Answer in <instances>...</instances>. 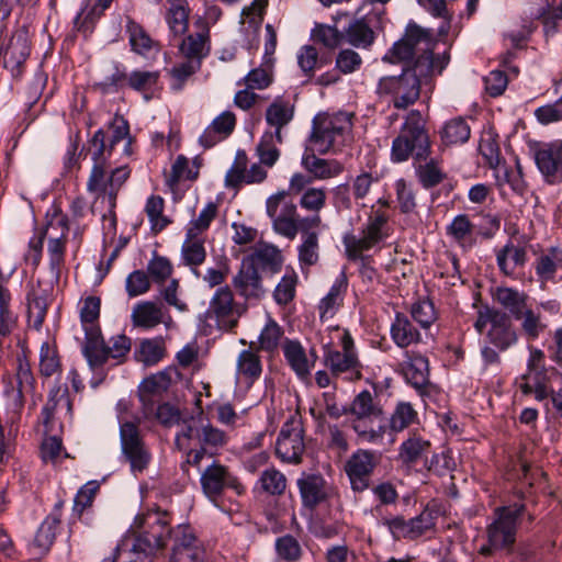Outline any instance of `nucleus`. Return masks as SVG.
Masks as SVG:
<instances>
[{"label": "nucleus", "mask_w": 562, "mask_h": 562, "mask_svg": "<svg viewBox=\"0 0 562 562\" xmlns=\"http://www.w3.org/2000/svg\"><path fill=\"white\" fill-rule=\"evenodd\" d=\"M134 525L139 533L125 538L116 547V558L120 562H151L173 532L169 514L160 509L148 510L136 516Z\"/></svg>", "instance_id": "f257e3e1"}, {"label": "nucleus", "mask_w": 562, "mask_h": 562, "mask_svg": "<svg viewBox=\"0 0 562 562\" xmlns=\"http://www.w3.org/2000/svg\"><path fill=\"white\" fill-rule=\"evenodd\" d=\"M149 276L144 270H134L125 280V290L130 297H136L150 290Z\"/></svg>", "instance_id": "e2e57ef3"}, {"label": "nucleus", "mask_w": 562, "mask_h": 562, "mask_svg": "<svg viewBox=\"0 0 562 562\" xmlns=\"http://www.w3.org/2000/svg\"><path fill=\"white\" fill-rule=\"evenodd\" d=\"M245 307L236 303L232 290L225 285L217 289L210 301L209 317L216 319L217 326L224 330H232L238 324Z\"/></svg>", "instance_id": "1a4fd4ad"}, {"label": "nucleus", "mask_w": 562, "mask_h": 562, "mask_svg": "<svg viewBox=\"0 0 562 562\" xmlns=\"http://www.w3.org/2000/svg\"><path fill=\"white\" fill-rule=\"evenodd\" d=\"M266 212L277 234L291 240L295 238L297 206L290 199L289 191L281 190L270 195L266 201Z\"/></svg>", "instance_id": "0eeeda50"}, {"label": "nucleus", "mask_w": 562, "mask_h": 562, "mask_svg": "<svg viewBox=\"0 0 562 562\" xmlns=\"http://www.w3.org/2000/svg\"><path fill=\"white\" fill-rule=\"evenodd\" d=\"M326 205L324 188H307L300 198V206L312 213H319Z\"/></svg>", "instance_id": "0e129e2a"}, {"label": "nucleus", "mask_w": 562, "mask_h": 562, "mask_svg": "<svg viewBox=\"0 0 562 562\" xmlns=\"http://www.w3.org/2000/svg\"><path fill=\"white\" fill-rule=\"evenodd\" d=\"M318 234H308L302 237V244L299 246V260L305 266H313L318 260Z\"/></svg>", "instance_id": "338daca9"}, {"label": "nucleus", "mask_w": 562, "mask_h": 562, "mask_svg": "<svg viewBox=\"0 0 562 562\" xmlns=\"http://www.w3.org/2000/svg\"><path fill=\"white\" fill-rule=\"evenodd\" d=\"M376 419L355 417L352 420V429L358 436V440L362 443H381L386 430V426L378 423Z\"/></svg>", "instance_id": "4c0bfd02"}, {"label": "nucleus", "mask_w": 562, "mask_h": 562, "mask_svg": "<svg viewBox=\"0 0 562 562\" xmlns=\"http://www.w3.org/2000/svg\"><path fill=\"white\" fill-rule=\"evenodd\" d=\"M391 335L394 342L405 348L420 340L419 331L414 327L407 316L397 313L391 326Z\"/></svg>", "instance_id": "f704fd0d"}, {"label": "nucleus", "mask_w": 562, "mask_h": 562, "mask_svg": "<svg viewBox=\"0 0 562 562\" xmlns=\"http://www.w3.org/2000/svg\"><path fill=\"white\" fill-rule=\"evenodd\" d=\"M416 172L420 183L426 189L439 184L445 177L432 159L424 165L419 164L416 167Z\"/></svg>", "instance_id": "774afa93"}, {"label": "nucleus", "mask_w": 562, "mask_h": 562, "mask_svg": "<svg viewBox=\"0 0 562 562\" xmlns=\"http://www.w3.org/2000/svg\"><path fill=\"white\" fill-rule=\"evenodd\" d=\"M252 342L249 349L243 350L237 358V374L251 383L259 379L262 372V364L258 351L252 348Z\"/></svg>", "instance_id": "c9c22d12"}, {"label": "nucleus", "mask_w": 562, "mask_h": 562, "mask_svg": "<svg viewBox=\"0 0 562 562\" xmlns=\"http://www.w3.org/2000/svg\"><path fill=\"white\" fill-rule=\"evenodd\" d=\"M294 116V105L289 101L277 98L266 110V122L276 128L277 143H282L281 130L286 126Z\"/></svg>", "instance_id": "a878e982"}, {"label": "nucleus", "mask_w": 562, "mask_h": 562, "mask_svg": "<svg viewBox=\"0 0 562 562\" xmlns=\"http://www.w3.org/2000/svg\"><path fill=\"white\" fill-rule=\"evenodd\" d=\"M210 30L206 24L201 23L198 31L182 40L179 52L182 58L198 60L202 64L210 53Z\"/></svg>", "instance_id": "6ab92c4d"}, {"label": "nucleus", "mask_w": 562, "mask_h": 562, "mask_svg": "<svg viewBox=\"0 0 562 562\" xmlns=\"http://www.w3.org/2000/svg\"><path fill=\"white\" fill-rule=\"evenodd\" d=\"M303 505L314 508L329 496L326 481L322 475L310 474L297 480Z\"/></svg>", "instance_id": "412c9836"}, {"label": "nucleus", "mask_w": 562, "mask_h": 562, "mask_svg": "<svg viewBox=\"0 0 562 562\" xmlns=\"http://www.w3.org/2000/svg\"><path fill=\"white\" fill-rule=\"evenodd\" d=\"M349 413L353 417L380 419L383 411L382 407L374 402L371 392L364 390L356 395L349 405Z\"/></svg>", "instance_id": "e433bc0d"}, {"label": "nucleus", "mask_w": 562, "mask_h": 562, "mask_svg": "<svg viewBox=\"0 0 562 562\" xmlns=\"http://www.w3.org/2000/svg\"><path fill=\"white\" fill-rule=\"evenodd\" d=\"M429 154L428 135L422 124L418 112L412 111L401 131V134L392 144V160L402 162L411 155L417 161L426 160Z\"/></svg>", "instance_id": "7ed1b4c3"}, {"label": "nucleus", "mask_w": 562, "mask_h": 562, "mask_svg": "<svg viewBox=\"0 0 562 562\" xmlns=\"http://www.w3.org/2000/svg\"><path fill=\"white\" fill-rule=\"evenodd\" d=\"M471 128L462 117H456L446 123L442 130V139L446 144L456 145L468 142Z\"/></svg>", "instance_id": "09e8293b"}, {"label": "nucleus", "mask_w": 562, "mask_h": 562, "mask_svg": "<svg viewBox=\"0 0 562 562\" xmlns=\"http://www.w3.org/2000/svg\"><path fill=\"white\" fill-rule=\"evenodd\" d=\"M259 481L262 490L270 495H281L286 487L285 475L274 468L265 470Z\"/></svg>", "instance_id": "13d9d810"}, {"label": "nucleus", "mask_w": 562, "mask_h": 562, "mask_svg": "<svg viewBox=\"0 0 562 562\" xmlns=\"http://www.w3.org/2000/svg\"><path fill=\"white\" fill-rule=\"evenodd\" d=\"M311 37L314 42L322 44L328 49L337 48L344 42V33L337 26L316 23L312 29Z\"/></svg>", "instance_id": "de8ad7c7"}, {"label": "nucleus", "mask_w": 562, "mask_h": 562, "mask_svg": "<svg viewBox=\"0 0 562 562\" xmlns=\"http://www.w3.org/2000/svg\"><path fill=\"white\" fill-rule=\"evenodd\" d=\"M324 362L334 375L349 372L351 378H361V363L357 353L342 352L327 347L324 353Z\"/></svg>", "instance_id": "aec40b11"}, {"label": "nucleus", "mask_w": 562, "mask_h": 562, "mask_svg": "<svg viewBox=\"0 0 562 562\" xmlns=\"http://www.w3.org/2000/svg\"><path fill=\"white\" fill-rule=\"evenodd\" d=\"M54 229L59 228L60 234L53 235L48 232V234L46 235L48 237L47 251L49 255L50 269L56 277H59L60 267L64 263L65 259V249L69 227L67 225V220L65 217L57 218L56 221H54Z\"/></svg>", "instance_id": "4be33fe9"}, {"label": "nucleus", "mask_w": 562, "mask_h": 562, "mask_svg": "<svg viewBox=\"0 0 562 562\" xmlns=\"http://www.w3.org/2000/svg\"><path fill=\"white\" fill-rule=\"evenodd\" d=\"M202 64L198 60L186 59L176 63L169 70L171 78V89L181 91L184 85L200 71Z\"/></svg>", "instance_id": "37998d69"}, {"label": "nucleus", "mask_w": 562, "mask_h": 562, "mask_svg": "<svg viewBox=\"0 0 562 562\" xmlns=\"http://www.w3.org/2000/svg\"><path fill=\"white\" fill-rule=\"evenodd\" d=\"M63 505L64 502L61 501L55 505L54 512L42 522L35 535L34 544L44 552L50 548L55 540L56 529L60 522V508Z\"/></svg>", "instance_id": "473e14b6"}, {"label": "nucleus", "mask_w": 562, "mask_h": 562, "mask_svg": "<svg viewBox=\"0 0 562 562\" xmlns=\"http://www.w3.org/2000/svg\"><path fill=\"white\" fill-rule=\"evenodd\" d=\"M562 267V251L557 248H550L541 254L535 261V270L539 280L544 283L553 280L555 272Z\"/></svg>", "instance_id": "58836bf2"}, {"label": "nucleus", "mask_w": 562, "mask_h": 562, "mask_svg": "<svg viewBox=\"0 0 562 562\" xmlns=\"http://www.w3.org/2000/svg\"><path fill=\"white\" fill-rule=\"evenodd\" d=\"M188 9L183 1L172 4L167 14V22L173 35H182L188 30Z\"/></svg>", "instance_id": "680f3d73"}, {"label": "nucleus", "mask_w": 562, "mask_h": 562, "mask_svg": "<svg viewBox=\"0 0 562 562\" xmlns=\"http://www.w3.org/2000/svg\"><path fill=\"white\" fill-rule=\"evenodd\" d=\"M54 228H55V223H54V221H52L45 229L38 232L37 235H35L34 237H32L30 239L29 249L24 255V259L27 263L32 265L34 268H36L41 262L44 239H45L46 235L48 234V232H50Z\"/></svg>", "instance_id": "69168bd1"}, {"label": "nucleus", "mask_w": 562, "mask_h": 562, "mask_svg": "<svg viewBox=\"0 0 562 562\" xmlns=\"http://www.w3.org/2000/svg\"><path fill=\"white\" fill-rule=\"evenodd\" d=\"M351 117L345 112L316 115L308 137L310 149L321 155L327 154L351 128Z\"/></svg>", "instance_id": "20e7f679"}, {"label": "nucleus", "mask_w": 562, "mask_h": 562, "mask_svg": "<svg viewBox=\"0 0 562 562\" xmlns=\"http://www.w3.org/2000/svg\"><path fill=\"white\" fill-rule=\"evenodd\" d=\"M526 507L524 504L497 507L495 520L487 527V540L494 549L513 552L516 541L518 519Z\"/></svg>", "instance_id": "39448f33"}, {"label": "nucleus", "mask_w": 562, "mask_h": 562, "mask_svg": "<svg viewBox=\"0 0 562 562\" xmlns=\"http://www.w3.org/2000/svg\"><path fill=\"white\" fill-rule=\"evenodd\" d=\"M535 160L549 183L562 177V140L540 145L535 151Z\"/></svg>", "instance_id": "dca6fc26"}, {"label": "nucleus", "mask_w": 562, "mask_h": 562, "mask_svg": "<svg viewBox=\"0 0 562 562\" xmlns=\"http://www.w3.org/2000/svg\"><path fill=\"white\" fill-rule=\"evenodd\" d=\"M108 166H93L87 182V190L97 195V200L102 198L110 205V175L106 171Z\"/></svg>", "instance_id": "c03bdc74"}, {"label": "nucleus", "mask_w": 562, "mask_h": 562, "mask_svg": "<svg viewBox=\"0 0 562 562\" xmlns=\"http://www.w3.org/2000/svg\"><path fill=\"white\" fill-rule=\"evenodd\" d=\"M283 334L284 331L282 327L274 319L269 317L259 335L258 349L267 352L276 351L279 347Z\"/></svg>", "instance_id": "603ef678"}, {"label": "nucleus", "mask_w": 562, "mask_h": 562, "mask_svg": "<svg viewBox=\"0 0 562 562\" xmlns=\"http://www.w3.org/2000/svg\"><path fill=\"white\" fill-rule=\"evenodd\" d=\"M407 360L402 363L405 380L419 394L426 393L429 385V363L428 359L419 353L406 352Z\"/></svg>", "instance_id": "a211bd4d"}, {"label": "nucleus", "mask_w": 562, "mask_h": 562, "mask_svg": "<svg viewBox=\"0 0 562 562\" xmlns=\"http://www.w3.org/2000/svg\"><path fill=\"white\" fill-rule=\"evenodd\" d=\"M248 265L252 263L257 269L259 267L269 269L271 273H277L282 267V256L280 250L272 245H260L249 256L243 259Z\"/></svg>", "instance_id": "c85d7f7f"}, {"label": "nucleus", "mask_w": 562, "mask_h": 562, "mask_svg": "<svg viewBox=\"0 0 562 562\" xmlns=\"http://www.w3.org/2000/svg\"><path fill=\"white\" fill-rule=\"evenodd\" d=\"M379 463V457L369 450L359 449L345 463V472L351 490L357 493L370 487L371 475Z\"/></svg>", "instance_id": "9d476101"}, {"label": "nucleus", "mask_w": 562, "mask_h": 562, "mask_svg": "<svg viewBox=\"0 0 562 562\" xmlns=\"http://www.w3.org/2000/svg\"><path fill=\"white\" fill-rule=\"evenodd\" d=\"M232 284L237 294L245 300H260L266 289L261 276L252 263L241 260L239 270L232 279Z\"/></svg>", "instance_id": "f3484780"}, {"label": "nucleus", "mask_w": 562, "mask_h": 562, "mask_svg": "<svg viewBox=\"0 0 562 562\" xmlns=\"http://www.w3.org/2000/svg\"><path fill=\"white\" fill-rule=\"evenodd\" d=\"M417 417L416 411L409 403L401 402L396 405L391 418L390 427L393 431H402Z\"/></svg>", "instance_id": "bf43d9fd"}, {"label": "nucleus", "mask_w": 562, "mask_h": 562, "mask_svg": "<svg viewBox=\"0 0 562 562\" xmlns=\"http://www.w3.org/2000/svg\"><path fill=\"white\" fill-rule=\"evenodd\" d=\"M200 482L203 493L211 499L218 497L226 487L238 495L245 493V486L240 481L229 472L227 467L218 462H213L201 473Z\"/></svg>", "instance_id": "9b49d317"}, {"label": "nucleus", "mask_w": 562, "mask_h": 562, "mask_svg": "<svg viewBox=\"0 0 562 562\" xmlns=\"http://www.w3.org/2000/svg\"><path fill=\"white\" fill-rule=\"evenodd\" d=\"M165 356V344L161 338L144 339L135 351L137 361L146 366L159 362Z\"/></svg>", "instance_id": "49530a36"}, {"label": "nucleus", "mask_w": 562, "mask_h": 562, "mask_svg": "<svg viewBox=\"0 0 562 562\" xmlns=\"http://www.w3.org/2000/svg\"><path fill=\"white\" fill-rule=\"evenodd\" d=\"M181 256L184 265L194 268L205 261L206 250L204 240L198 237L194 229H187L186 239L181 247Z\"/></svg>", "instance_id": "2f4dec72"}, {"label": "nucleus", "mask_w": 562, "mask_h": 562, "mask_svg": "<svg viewBox=\"0 0 562 562\" xmlns=\"http://www.w3.org/2000/svg\"><path fill=\"white\" fill-rule=\"evenodd\" d=\"M310 147L306 148L302 158L303 167L317 179H329L342 171V165L335 159L318 158Z\"/></svg>", "instance_id": "bb28decb"}, {"label": "nucleus", "mask_w": 562, "mask_h": 562, "mask_svg": "<svg viewBox=\"0 0 562 562\" xmlns=\"http://www.w3.org/2000/svg\"><path fill=\"white\" fill-rule=\"evenodd\" d=\"M227 435L225 431L216 428L210 422L204 419L200 422V429L198 432V442L200 446L207 448H221L227 442Z\"/></svg>", "instance_id": "3c124183"}, {"label": "nucleus", "mask_w": 562, "mask_h": 562, "mask_svg": "<svg viewBox=\"0 0 562 562\" xmlns=\"http://www.w3.org/2000/svg\"><path fill=\"white\" fill-rule=\"evenodd\" d=\"M386 217L382 214L371 218L362 231L361 237L355 235H346L344 245L347 256L350 260L362 259V252L369 250L382 239L381 228L385 224Z\"/></svg>", "instance_id": "4468645a"}, {"label": "nucleus", "mask_w": 562, "mask_h": 562, "mask_svg": "<svg viewBox=\"0 0 562 562\" xmlns=\"http://www.w3.org/2000/svg\"><path fill=\"white\" fill-rule=\"evenodd\" d=\"M60 361L55 347L48 342L41 346L40 351V372L42 375L49 378L60 370Z\"/></svg>", "instance_id": "052dcab7"}, {"label": "nucleus", "mask_w": 562, "mask_h": 562, "mask_svg": "<svg viewBox=\"0 0 562 562\" xmlns=\"http://www.w3.org/2000/svg\"><path fill=\"white\" fill-rule=\"evenodd\" d=\"M164 207L165 201L159 195H151L146 202L145 212L155 234L160 233L170 224V220L162 214Z\"/></svg>", "instance_id": "8fccbe9b"}, {"label": "nucleus", "mask_w": 562, "mask_h": 562, "mask_svg": "<svg viewBox=\"0 0 562 562\" xmlns=\"http://www.w3.org/2000/svg\"><path fill=\"white\" fill-rule=\"evenodd\" d=\"M496 261L504 276L515 277L516 270L527 261L526 249L509 241L496 252Z\"/></svg>", "instance_id": "393cba45"}, {"label": "nucleus", "mask_w": 562, "mask_h": 562, "mask_svg": "<svg viewBox=\"0 0 562 562\" xmlns=\"http://www.w3.org/2000/svg\"><path fill=\"white\" fill-rule=\"evenodd\" d=\"M169 540L172 542L170 562H205V551L189 525L173 528Z\"/></svg>", "instance_id": "f8f14e48"}, {"label": "nucleus", "mask_w": 562, "mask_h": 562, "mask_svg": "<svg viewBox=\"0 0 562 562\" xmlns=\"http://www.w3.org/2000/svg\"><path fill=\"white\" fill-rule=\"evenodd\" d=\"M347 288V279L345 274L338 279L330 288L327 295L321 301L319 311L323 318L326 314L333 315L342 301V293Z\"/></svg>", "instance_id": "864d4df0"}, {"label": "nucleus", "mask_w": 562, "mask_h": 562, "mask_svg": "<svg viewBox=\"0 0 562 562\" xmlns=\"http://www.w3.org/2000/svg\"><path fill=\"white\" fill-rule=\"evenodd\" d=\"M126 32L132 50L138 55L147 56L158 44L147 34L142 25L133 20L127 21Z\"/></svg>", "instance_id": "a19ab883"}, {"label": "nucleus", "mask_w": 562, "mask_h": 562, "mask_svg": "<svg viewBox=\"0 0 562 562\" xmlns=\"http://www.w3.org/2000/svg\"><path fill=\"white\" fill-rule=\"evenodd\" d=\"M305 451L303 428L299 423H285L276 442V454L285 463L299 464Z\"/></svg>", "instance_id": "ddd939ff"}, {"label": "nucleus", "mask_w": 562, "mask_h": 562, "mask_svg": "<svg viewBox=\"0 0 562 562\" xmlns=\"http://www.w3.org/2000/svg\"><path fill=\"white\" fill-rule=\"evenodd\" d=\"M490 342L505 350L517 341V335L513 328L509 316L505 313H494L493 326L487 333Z\"/></svg>", "instance_id": "b1692460"}, {"label": "nucleus", "mask_w": 562, "mask_h": 562, "mask_svg": "<svg viewBox=\"0 0 562 562\" xmlns=\"http://www.w3.org/2000/svg\"><path fill=\"white\" fill-rule=\"evenodd\" d=\"M15 378L16 394L14 401L19 406H22L24 403V397L26 395H32L35 392V378L30 363L25 359H18Z\"/></svg>", "instance_id": "ea45409f"}, {"label": "nucleus", "mask_w": 562, "mask_h": 562, "mask_svg": "<svg viewBox=\"0 0 562 562\" xmlns=\"http://www.w3.org/2000/svg\"><path fill=\"white\" fill-rule=\"evenodd\" d=\"M429 448V441L424 440L422 437L414 434L402 442L398 457L403 463H415L418 459L428 452Z\"/></svg>", "instance_id": "a18cd8bd"}, {"label": "nucleus", "mask_w": 562, "mask_h": 562, "mask_svg": "<svg viewBox=\"0 0 562 562\" xmlns=\"http://www.w3.org/2000/svg\"><path fill=\"white\" fill-rule=\"evenodd\" d=\"M493 296L516 319L522 317L528 301V295L525 292L514 288L498 286Z\"/></svg>", "instance_id": "cd10ccee"}, {"label": "nucleus", "mask_w": 562, "mask_h": 562, "mask_svg": "<svg viewBox=\"0 0 562 562\" xmlns=\"http://www.w3.org/2000/svg\"><path fill=\"white\" fill-rule=\"evenodd\" d=\"M277 138L273 133H265L256 147L260 164L272 167L280 156V150L276 145Z\"/></svg>", "instance_id": "4d7b16f0"}, {"label": "nucleus", "mask_w": 562, "mask_h": 562, "mask_svg": "<svg viewBox=\"0 0 562 562\" xmlns=\"http://www.w3.org/2000/svg\"><path fill=\"white\" fill-rule=\"evenodd\" d=\"M419 31L422 32L420 35L411 37L409 41H407L412 46L414 52L420 50L422 54L417 58H422L424 56H428L431 61H434L437 66V70L440 74L445 66L448 63V57L443 56L442 58H438L435 60L434 58V37L430 30L423 29L419 26Z\"/></svg>", "instance_id": "79ce46f5"}, {"label": "nucleus", "mask_w": 562, "mask_h": 562, "mask_svg": "<svg viewBox=\"0 0 562 562\" xmlns=\"http://www.w3.org/2000/svg\"><path fill=\"white\" fill-rule=\"evenodd\" d=\"M134 327L151 329L164 322L162 305L153 301H143L134 305L131 314Z\"/></svg>", "instance_id": "5701e85b"}, {"label": "nucleus", "mask_w": 562, "mask_h": 562, "mask_svg": "<svg viewBox=\"0 0 562 562\" xmlns=\"http://www.w3.org/2000/svg\"><path fill=\"white\" fill-rule=\"evenodd\" d=\"M436 68L428 56L416 58L400 75L382 77L378 82V93L391 97L394 108L405 110L419 99L422 85Z\"/></svg>", "instance_id": "f03ea898"}, {"label": "nucleus", "mask_w": 562, "mask_h": 562, "mask_svg": "<svg viewBox=\"0 0 562 562\" xmlns=\"http://www.w3.org/2000/svg\"><path fill=\"white\" fill-rule=\"evenodd\" d=\"M140 419L120 420L122 456L130 463L132 472H143L150 463L151 453L146 447L139 429Z\"/></svg>", "instance_id": "423d86ee"}, {"label": "nucleus", "mask_w": 562, "mask_h": 562, "mask_svg": "<svg viewBox=\"0 0 562 562\" xmlns=\"http://www.w3.org/2000/svg\"><path fill=\"white\" fill-rule=\"evenodd\" d=\"M474 225L465 214H460L453 218L451 224L447 227V234L450 235L457 243L464 245L472 240Z\"/></svg>", "instance_id": "6e6d98bb"}, {"label": "nucleus", "mask_w": 562, "mask_h": 562, "mask_svg": "<svg viewBox=\"0 0 562 562\" xmlns=\"http://www.w3.org/2000/svg\"><path fill=\"white\" fill-rule=\"evenodd\" d=\"M344 41L357 48L370 47L375 38L374 32L364 19H353L342 31Z\"/></svg>", "instance_id": "c756f323"}, {"label": "nucleus", "mask_w": 562, "mask_h": 562, "mask_svg": "<svg viewBox=\"0 0 562 562\" xmlns=\"http://www.w3.org/2000/svg\"><path fill=\"white\" fill-rule=\"evenodd\" d=\"M419 25L415 22L407 24L404 36L394 43L390 52L383 57L384 61L395 63L411 59L415 52L413 46L407 42L411 37L420 35Z\"/></svg>", "instance_id": "72a5a7b5"}, {"label": "nucleus", "mask_w": 562, "mask_h": 562, "mask_svg": "<svg viewBox=\"0 0 562 562\" xmlns=\"http://www.w3.org/2000/svg\"><path fill=\"white\" fill-rule=\"evenodd\" d=\"M72 402L69 397L67 386L56 385L48 394V400L42 409L43 426L45 434L55 432V422L60 416L71 417Z\"/></svg>", "instance_id": "2eb2a0df"}, {"label": "nucleus", "mask_w": 562, "mask_h": 562, "mask_svg": "<svg viewBox=\"0 0 562 562\" xmlns=\"http://www.w3.org/2000/svg\"><path fill=\"white\" fill-rule=\"evenodd\" d=\"M31 54L30 34L26 27H20L0 46L3 68L13 78H19Z\"/></svg>", "instance_id": "6e6552de"}, {"label": "nucleus", "mask_w": 562, "mask_h": 562, "mask_svg": "<svg viewBox=\"0 0 562 562\" xmlns=\"http://www.w3.org/2000/svg\"><path fill=\"white\" fill-rule=\"evenodd\" d=\"M283 353L289 366L297 376L303 379L310 374L314 362L310 364L306 352L300 341L285 339L283 342Z\"/></svg>", "instance_id": "7c9ffc66"}, {"label": "nucleus", "mask_w": 562, "mask_h": 562, "mask_svg": "<svg viewBox=\"0 0 562 562\" xmlns=\"http://www.w3.org/2000/svg\"><path fill=\"white\" fill-rule=\"evenodd\" d=\"M147 272L154 282L161 284L171 277L173 266L167 257L154 251L151 259L147 263Z\"/></svg>", "instance_id": "5fc2aeb1"}]
</instances>
